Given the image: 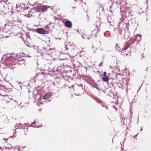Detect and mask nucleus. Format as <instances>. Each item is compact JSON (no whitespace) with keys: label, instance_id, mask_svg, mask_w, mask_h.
I'll list each match as a JSON object with an SVG mask.
<instances>
[{"label":"nucleus","instance_id":"nucleus-1","mask_svg":"<svg viewBox=\"0 0 151 151\" xmlns=\"http://www.w3.org/2000/svg\"><path fill=\"white\" fill-rule=\"evenodd\" d=\"M48 7L45 5L39 6L36 8L37 12H44L47 11Z\"/></svg>","mask_w":151,"mask_h":151},{"label":"nucleus","instance_id":"nucleus-2","mask_svg":"<svg viewBox=\"0 0 151 151\" xmlns=\"http://www.w3.org/2000/svg\"><path fill=\"white\" fill-rule=\"evenodd\" d=\"M35 31L37 33L42 35L47 34L48 33V31L42 28L36 29Z\"/></svg>","mask_w":151,"mask_h":151},{"label":"nucleus","instance_id":"nucleus-3","mask_svg":"<svg viewBox=\"0 0 151 151\" xmlns=\"http://www.w3.org/2000/svg\"><path fill=\"white\" fill-rule=\"evenodd\" d=\"M96 28L92 31V35L94 36H96L97 34L100 31L99 27L97 26H96Z\"/></svg>","mask_w":151,"mask_h":151},{"label":"nucleus","instance_id":"nucleus-4","mask_svg":"<svg viewBox=\"0 0 151 151\" xmlns=\"http://www.w3.org/2000/svg\"><path fill=\"white\" fill-rule=\"evenodd\" d=\"M131 44H129L128 42H126L124 45L123 47L122 48V51H124L126 50L128 48H129Z\"/></svg>","mask_w":151,"mask_h":151},{"label":"nucleus","instance_id":"nucleus-5","mask_svg":"<svg viewBox=\"0 0 151 151\" xmlns=\"http://www.w3.org/2000/svg\"><path fill=\"white\" fill-rule=\"evenodd\" d=\"M65 25L66 27L70 28L71 27L72 24L70 21L67 20L65 22Z\"/></svg>","mask_w":151,"mask_h":151},{"label":"nucleus","instance_id":"nucleus-6","mask_svg":"<svg viewBox=\"0 0 151 151\" xmlns=\"http://www.w3.org/2000/svg\"><path fill=\"white\" fill-rule=\"evenodd\" d=\"M50 96L48 93L45 94L43 97V99H47L50 98Z\"/></svg>","mask_w":151,"mask_h":151},{"label":"nucleus","instance_id":"nucleus-7","mask_svg":"<svg viewBox=\"0 0 151 151\" xmlns=\"http://www.w3.org/2000/svg\"><path fill=\"white\" fill-rule=\"evenodd\" d=\"M102 80L104 82H107L109 81V79L107 76H106L103 77Z\"/></svg>","mask_w":151,"mask_h":151},{"label":"nucleus","instance_id":"nucleus-8","mask_svg":"<svg viewBox=\"0 0 151 151\" xmlns=\"http://www.w3.org/2000/svg\"><path fill=\"white\" fill-rule=\"evenodd\" d=\"M141 39V36L140 35H138L137 36L135 39V40H137L138 41H140Z\"/></svg>","mask_w":151,"mask_h":151},{"label":"nucleus","instance_id":"nucleus-9","mask_svg":"<svg viewBox=\"0 0 151 151\" xmlns=\"http://www.w3.org/2000/svg\"><path fill=\"white\" fill-rule=\"evenodd\" d=\"M8 138H4L3 139V142L4 143H5L8 140Z\"/></svg>","mask_w":151,"mask_h":151},{"label":"nucleus","instance_id":"nucleus-10","mask_svg":"<svg viewBox=\"0 0 151 151\" xmlns=\"http://www.w3.org/2000/svg\"><path fill=\"white\" fill-rule=\"evenodd\" d=\"M3 32H2L1 33V34H0V38H4L5 37V36L3 35Z\"/></svg>","mask_w":151,"mask_h":151},{"label":"nucleus","instance_id":"nucleus-11","mask_svg":"<svg viewBox=\"0 0 151 151\" xmlns=\"http://www.w3.org/2000/svg\"><path fill=\"white\" fill-rule=\"evenodd\" d=\"M17 22L19 23H21L22 22V20L20 19H19L17 20Z\"/></svg>","mask_w":151,"mask_h":151},{"label":"nucleus","instance_id":"nucleus-12","mask_svg":"<svg viewBox=\"0 0 151 151\" xmlns=\"http://www.w3.org/2000/svg\"><path fill=\"white\" fill-rule=\"evenodd\" d=\"M125 52L124 51L123 52V53H124L123 55H128V53H124Z\"/></svg>","mask_w":151,"mask_h":151},{"label":"nucleus","instance_id":"nucleus-13","mask_svg":"<svg viewBox=\"0 0 151 151\" xmlns=\"http://www.w3.org/2000/svg\"><path fill=\"white\" fill-rule=\"evenodd\" d=\"M103 75L104 76H107L106 75V73L105 72L104 73Z\"/></svg>","mask_w":151,"mask_h":151},{"label":"nucleus","instance_id":"nucleus-14","mask_svg":"<svg viewBox=\"0 0 151 151\" xmlns=\"http://www.w3.org/2000/svg\"><path fill=\"white\" fill-rule=\"evenodd\" d=\"M13 58V57H10L8 59H7V60L8 59H9V60H12V59Z\"/></svg>","mask_w":151,"mask_h":151},{"label":"nucleus","instance_id":"nucleus-15","mask_svg":"<svg viewBox=\"0 0 151 151\" xmlns=\"http://www.w3.org/2000/svg\"><path fill=\"white\" fill-rule=\"evenodd\" d=\"M102 62L100 63L99 64V66H102Z\"/></svg>","mask_w":151,"mask_h":151},{"label":"nucleus","instance_id":"nucleus-16","mask_svg":"<svg viewBox=\"0 0 151 151\" xmlns=\"http://www.w3.org/2000/svg\"><path fill=\"white\" fill-rule=\"evenodd\" d=\"M141 55L142 56V58H144V54H142V55Z\"/></svg>","mask_w":151,"mask_h":151},{"label":"nucleus","instance_id":"nucleus-17","mask_svg":"<svg viewBox=\"0 0 151 151\" xmlns=\"http://www.w3.org/2000/svg\"><path fill=\"white\" fill-rule=\"evenodd\" d=\"M1 93H0V95H3V96H5V95L4 94H1Z\"/></svg>","mask_w":151,"mask_h":151},{"label":"nucleus","instance_id":"nucleus-18","mask_svg":"<svg viewBox=\"0 0 151 151\" xmlns=\"http://www.w3.org/2000/svg\"><path fill=\"white\" fill-rule=\"evenodd\" d=\"M1 91H2V92H5L4 91H3V90H2Z\"/></svg>","mask_w":151,"mask_h":151},{"label":"nucleus","instance_id":"nucleus-19","mask_svg":"<svg viewBox=\"0 0 151 151\" xmlns=\"http://www.w3.org/2000/svg\"><path fill=\"white\" fill-rule=\"evenodd\" d=\"M142 128L141 129V131H142Z\"/></svg>","mask_w":151,"mask_h":151},{"label":"nucleus","instance_id":"nucleus-20","mask_svg":"<svg viewBox=\"0 0 151 151\" xmlns=\"http://www.w3.org/2000/svg\"><path fill=\"white\" fill-rule=\"evenodd\" d=\"M2 86V85L0 84V86Z\"/></svg>","mask_w":151,"mask_h":151},{"label":"nucleus","instance_id":"nucleus-21","mask_svg":"<svg viewBox=\"0 0 151 151\" xmlns=\"http://www.w3.org/2000/svg\"><path fill=\"white\" fill-rule=\"evenodd\" d=\"M81 1L82 2V0H81Z\"/></svg>","mask_w":151,"mask_h":151}]
</instances>
